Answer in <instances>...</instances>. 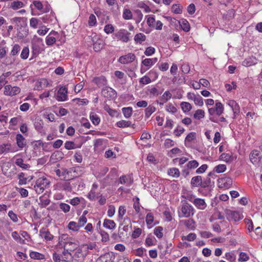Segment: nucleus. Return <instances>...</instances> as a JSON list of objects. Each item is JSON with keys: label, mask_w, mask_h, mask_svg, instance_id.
Returning a JSON list of instances; mask_svg holds the SVG:
<instances>
[{"label": "nucleus", "mask_w": 262, "mask_h": 262, "mask_svg": "<svg viewBox=\"0 0 262 262\" xmlns=\"http://www.w3.org/2000/svg\"><path fill=\"white\" fill-rule=\"evenodd\" d=\"M21 235L24 239H23L20 236H17V243H19L20 244H28V243H26V241L29 242L30 236L28 233L26 231H21Z\"/></svg>", "instance_id": "obj_26"}, {"label": "nucleus", "mask_w": 262, "mask_h": 262, "mask_svg": "<svg viewBox=\"0 0 262 262\" xmlns=\"http://www.w3.org/2000/svg\"><path fill=\"white\" fill-rule=\"evenodd\" d=\"M181 197L185 200L184 201L188 200L192 203L195 196L193 194L191 191H183L181 194Z\"/></svg>", "instance_id": "obj_27"}, {"label": "nucleus", "mask_w": 262, "mask_h": 262, "mask_svg": "<svg viewBox=\"0 0 262 262\" xmlns=\"http://www.w3.org/2000/svg\"><path fill=\"white\" fill-rule=\"evenodd\" d=\"M205 117V112L204 110L199 109L196 110L195 113L193 114V117L196 119H201Z\"/></svg>", "instance_id": "obj_49"}, {"label": "nucleus", "mask_w": 262, "mask_h": 262, "mask_svg": "<svg viewBox=\"0 0 262 262\" xmlns=\"http://www.w3.org/2000/svg\"><path fill=\"white\" fill-rule=\"evenodd\" d=\"M55 18V16L53 14H46L43 16L42 17H40V19L43 21L44 23H49L50 22H52L53 20Z\"/></svg>", "instance_id": "obj_50"}, {"label": "nucleus", "mask_w": 262, "mask_h": 262, "mask_svg": "<svg viewBox=\"0 0 262 262\" xmlns=\"http://www.w3.org/2000/svg\"><path fill=\"white\" fill-rule=\"evenodd\" d=\"M116 126L120 128H124L132 126V123L130 121H126L122 120L117 122L116 124Z\"/></svg>", "instance_id": "obj_41"}, {"label": "nucleus", "mask_w": 262, "mask_h": 262, "mask_svg": "<svg viewBox=\"0 0 262 262\" xmlns=\"http://www.w3.org/2000/svg\"><path fill=\"white\" fill-rule=\"evenodd\" d=\"M224 107L223 105L220 102H216L214 107L208 109V112L210 116H213L216 114L220 116L223 113Z\"/></svg>", "instance_id": "obj_6"}, {"label": "nucleus", "mask_w": 262, "mask_h": 262, "mask_svg": "<svg viewBox=\"0 0 262 262\" xmlns=\"http://www.w3.org/2000/svg\"><path fill=\"white\" fill-rule=\"evenodd\" d=\"M18 23L20 24V27L19 28V31L17 33V37L22 38L27 36L28 34L27 18L17 17V27L19 26Z\"/></svg>", "instance_id": "obj_4"}, {"label": "nucleus", "mask_w": 262, "mask_h": 262, "mask_svg": "<svg viewBox=\"0 0 262 262\" xmlns=\"http://www.w3.org/2000/svg\"><path fill=\"white\" fill-rule=\"evenodd\" d=\"M211 183V179L209 177H207L204 181L202 180L201 188H207V190H200V192L204 195H207L211 190L210 189L212 187Z\"/></svg>", "instance_id": "obj_11"}, {"label": "nucleus", "mask_w": 262, "mask_h": 262, "mask_svg": "<svg viewBox=\"0 0 262 262\" xmlns=\"http://www.w3.org/2000/svg\"><path fill=\"white\" fill-rule=\"evenodd\" d=\"M4 94L9 96L16 95V86L12 87L10 85L5 86Z\"/></svg>", "instance_id": "obj_25"}, {"label": "nucleus", "mask_w": 262, "mask_h": 262, "mask_svg": "<svg viewBox=\"0 0 262 262\" xmlns=\"http://www.w3.org/2000/svg\"><path fill=\"white\" fill-rule=\"evenodd\" d=\"M165 110L168 113L172 114L176 113L178 111V109L172 103H168L165 106Z\"/></svg>", "instance_id": "obj_54"}, {"label": "nucleus", "mask_w": 262, "mask_h": 262, "mask_svg": "<svg viewBox=\"0 0 262 262\" xmlns=\"http://www.w3.org/2000/svg\"><path fill=\"white\" fill-rule=\"evenodd\" d=\"M196 238V235L194 233H190L188 234L187 236H182L181 239L183 241H193Z\"/></svg>", "instance_id": "obj_45"}, {"label": "nucleus", "mask_w": 262, "mask_h": 262, "mask_svg": "<svg viewBox=\"0 0 262 262\" xmlns=\"http://www.w3.org/2000/svg\"><path fill=\"white\" fill-rule=\"evenodd\" d=\"M181 29L185 32H187L190 30V27L188 21L186 19H182L179 21Z\"/></svg>", "instance_id": "obj_32"}, {"label": "nucleus", "mask_w": 262, "mask_h": 262, "mask_svg": "<svg viewBox=\"0 0 262 262\" xmlns=\"http://www.w3.org/2000/svg\"><path fill=\"white\" fill-rule=\"evenodd\" d=\"M122 17L125 20H129L132 19L133 13L130 10L127 8L124 9L122 14Z\"/></svg>", "instance_id": "obj_42"}, {"label": "nucleus", "mask_w": 262, "mask_h": 262, "mask_svg": "<svg viewBox=\"0 0 262 262\" xmlns=\"http://www.w3.org/2000/svg\"><path fill=\"white\" fill-rule=\"evenodd\" d=\"M184 224L186 227L187 228L191 230H194L195 226V222L192 219H189L188 220H186L183 221Z\"/></svg>", "instance_id": "obj_33"}, {"label": "nucleus", "mask_w": 262, "mask_h": 262, "mask_svg": "<svg viewBox=\"0 0 262 262\" xmlns=\"http://www.w3.org/2000/svg\"><path fill=\"white\" fill-rule=\"evenodd\" d=\"M167 173L168 175L176 178L179 177L180 175V171L177 168H170L168 169Z\"/></svg>", "instance_id": "obj_39"}, {"label": "nucleus", "mask_w": 262, "mask_h": 262, "mask_svg": "<svg viewBox=\"0 0 262 262\" xmlns=\"http://www.w3.org/2000/svg\"><path fill=\"white\" fill-rule=\"evenodd\" d=\"M103 226L105 228L113 230L115 228L116 224L114 221L106 219L104 220Z\"/></svg>", "instance_id": "obj_29"}, {"label": "nucleus", "mask_w": 262, "mask_h": 262, "mask_svg": "<svg viewBox=\"0 0 262 262\" xmlns=\"http://www.w3.org/2000/svg\"><path fill=\"white\" fill-rule=\"evenodd\" d=\"M118 221L120 222V226L119 227V231H118V234L120 237H122V236H124V233L123 231H121V226H122L123 225H130V227H132V223L130 219L128 216H125V217H123V220H119Z\"/></svg>", "instance_id": "obj_17"}, {"label": "nucleus", "mask_w": 262, "mask_h": 262, "mask_svg": "<svg viewBox=\"0 0 262 262\" xmlns=\"http://www.w3.org/2000/svg\"><path fill=\"white\" fill-rule=\"evenodd\" d=\"M228 105L231 108L233 113V118L235 119L239 115L240 112V107L236 102L233 100H229L227 102Z\"/></svg>", "instance_id": "obj_13"}, {"label": "nucleus", "mask_w": 262, "mask_h": 262, "mask_svg": "<svg viewBox=\"0 0 262 262\" xmlns=\"http://www.w3.org/2000/svg\"><path fill=\"white\" fill-rule=\"evenodd\" d=\"M17 166H19L23 169H27L30 167L29 164L25 163L24 160L21 158H17Z\"/></svg>", "instance_id": "obj_61"}, {"label": "nucleus", "mask_w": 262, "mask_h": 262, "mask_svg": "<svg viewBox=\"0 0 262 262\" xmlns=\"http://www.w3.org/2000/svg\"><path fill=\"white\" fill-rule=\"evenodd\" d=\"M35 9L39 10L41 13H47L50 10V6L46 3L43 5L39 1H34L32 4Z\"/></svg>", "instance_id": "obj_9"}, {"label": "nucleus", "mask_w": 262, "mask_h": 262, "mask_svg": "<svg viewBox=\"0 0 262 262\" xmlns=\"http://www.w3.org/2000/svg\"><path fill=\"white\" fill-rule=\"evenodd\" d=\"M54 187L55 189L59 191H71L72 189L70 183L68 181L58 182Z\"/></svg>", "instance_id": "obj_10"}, {"label": "nucleus", "mask_w": 262, "mask_h": 262, "mask_svg": "<svg viewBox=\"0 0 262 262\" xmlns=\"http://www.w3.org/2000/svg\"><path fill=\"white\" fill-rule=\"evenodd\" d=\"M141 233L142 229L141 228L138 227H135L132 236L133 238H137L141 234Z\"/></svg>", "instance_id": "obj_62"}, {"label": "nucleus", "mask_w": 262, "mask_h": 262, "mask_svg": "<svg viewBox=\"0 0 262 262\" xmlns=\"http://www.w3.org/2000/svg\"><path fill=\"white\" fill-rule=\"evenodd\" d=\"M92 41L93 42V49L95 52H99L103 48L104 41L102 39L93 37Z\"/></svg>", "instance_id": "obj_16"}, {"label": "nucleus", "mask_w": 262, "mask_h": 262, "mask_svg": "<svg viewBox=\"0 0 262 262\" xmlns=\"http://www.w3.org/2000/svg\"><path fill=\"white\" fill-rule=\"evenodd\" d=\"M128 186L130 185L132 182L130 181V178L127 177L126 176H122L119 178V183L121 184H125L128 183Z\"/></svg>", "instance_id": "obj_57"}, {"label": "nucleus", "mask_w": 262, "mask_h": 262, "mask_svg": "<svg viewBox=\"0 0 262 262\" xmlns=\"http://www.w3.org/2000/svg\"><path fill=\"white\" fill-rule=\"evenodd\" d=\"M68 238L67 234H62L59 237V242L58 246L59 247L62 248L63 247L66 246V244H67V242H64Z\"/></svg>", "instance_id": "obj_51"}, {"label": "nucleus", "mask_w": 262, "mask_h": 262, "mask_svg": "<svg viewBox=\"0 0 262 262\" xmlns=\"http://www.w3.org/2000/svg\"><path fill=\"white\" fill-rule=\"evenodd\" d=\"M68 90L65 87L61 86L58 90L56 100L58 101H64L67 100L68 95Z\"/></svg>", "instance_id": "obj_12"}, {"label": "nucleus", "mask_w": 262, "mask_h": 262, "mask_svg": "<svg viewBox=\"0 0 262 262\" xmlns=\"http://www.w3.org/2000/svg\"><path fill=\"white\" fill-rule=\"evenodd\" d=\"M81 146V144L79 145H76L75 143L73 141H67L64 143V147L67 150H71L77 148H80Z\"/></svg>", "instance_id": "obj_37"}, {"label": "nucleus", "mask_w": 262, "mask_h": 262, "mask_svg": "<svg viewBox=\"0 0 262 262\" xmlns=\"http://www.w3.org/2000/svg\"><path fill=\"white\" fill-rule=\"evenodd\" d=\"M50 184V181L46 177H41L36 180L32 189L37 194L42 193Z\"/></svg>", "instance_id": "obj_2"}, {"label": "nucleus", "mask_w": 262, "mask_h": 262, "mask_svg": "<svg viewBox=\"0 0 262 262\" xmlns=\"http://www.w3.org/2000/svg\"><path fill=\"white\" fill-rule=\"evenodd\" d=\"M137 7L138 8L144 9V12L146 13L150 12L151 11L149 7L142 2L138 3L137 4Z\"/></svg>", "instance_id": "obj_58"}, {"label": "nucleus", "mask_w": 262, "mask_h": 262, "mask_svg": "<svg viewBox=\"0 0 262 262\" xmlns=\"http://www.w3.org/2000/svg\"><path fill=\"white\" fill-rule=\"evenodd\" d=\"M192 203L198 209L200 210H204L207 207V204L205 203V200L203 199H194Z\"/></svg>", "instance_id": "obj_18"}, {"label": "nucleus", "mask_w": 262, "mask_h": 262, "mask_svg": "<svg viewBox=\"0 0 262 262\" xmlns=\"http://www.w3.org/2000/svg\"><path fill=\"white\" fill-rule=\"evenodd\" d=\"M64 248V250L62 253L61 256H62V261H69L72 257V255L70 252L68 251V250L66 249L65 247H63Z\"/></svg>", "instance_id": "obj_40"}, {"label": "nucleus", "mask_w": 262, "mask_h": 262, "mask_svg": "<svg viewBox=\"0 0 262 262\" xmlns=\"http://www.w3.org/2000/svg\"><path fill=\"white\" fill-rule=\"evenodd\" d=\"M220 159L226 162H229L232 160L231 155L229 153H223L221 155Z\"/></svg>", "instance_id": "obj_63"}, {"label": "nucleus", "mask_w": 262, "mask_h": 262, "mask_svg": "<svg viewBox=\"0 0 262 262\" xmlns=\"http://www.w3.org/2000/svg\"><path fill=\"white\" fill-rule=\"evenodd\" d=\"M47 84L48 81L46 79H40L35 82L34 89L37 91L42 90L45 87L47 86Z\"/></svg>", "instance_id": "obj_19"}, {"label": "nucleus", "mask_w": 262, "mask_h": 262, "mask_svg": "<svg viewBox=\"0 0 262 262\" xmlns=\"http://www.w3.org/2000/svg\"><path fill=\"white\" fill-rule=\"evenodd\" d=\"M122 111L126 118H129L131 117L133 113V108L132 107H123L122 108Z\"/></svg>", "instance_id": "obj_44"}, {"label": "nucleus", "mask_w": 262, "mask_h": 262, "mask_svg": "<svg viewBox=\"0 0 262 262\" xmlns=\"http://www.w3.org/2000/svg\"><path fill=\"white\" fill-rule=\"evenodd\" d=\"M68 228L70 230L77 231L80 228L78 223H77L75 222L72 221L70 222L68 224Z\"/></svg>", "instance_id": "obj_52"}, {"label": "nucleus", "mask_w": 262, "mask_h": 262, "mask_svg": "<svg viewBox=\"0 0 262 262\" xmlns=\"http://www.w3.org/2000/svg\"><path fill=\"white\" fill-rule=\"evenodd\" d=\"M218 183L220 184L219 187L223 188H229L232 185V179L230 177H225L218 179Z\"/></svg>", "instance_id": "obj_15"}, {"label": "nucleus", "mask_w": 262, "mask_h": 262, "mask_svg": "<svg viewBox=\"0 0 262 262\" xmlns=\"http://www.w3.org/2000/svg\"><path fill=\"white\" fill-rule=\"evenodd\" d=\"M102 96L108 99H115L117 97L116 91L110 86H105L102 89Z\"/></svg>", "instance_id": "obj_8"}, {"label": "nucleus", "mask_w": 262, "mask_h": 262, "mask_svg": "<svg viewBox=\"0 0 262 262\" xmlns=\"http://www.w3.org/2000/svg\"><path fill=\"white\" fill-rule=\"evenodd\" d=\"M202 178L200 176H195L192 178L190 184L192 187H201L202 184Z\"/></svg>", "instance_id": "obj_23"}, {"label": "nucleus", "mask_w": 262, "mask_h": 262, "mask_svg": "<svg viewBox=\"0 0 262 262\" xmlns=\"http://www.w3.org/2000/svg\"><path fill=\"white\" fill-rule=\"evenodd\" d=\"M30 256L31 258L34 259H43L45 258L44 255L35 251H32L30 253Z\"/></svg>", "instance_id": "obj_43"}, {"label": "nucleus", "mask_w": 262, "mask_h": 262, "mask_svg": "<svg viewBox=\"0 0 262 262\" xmlns=\"http://www.w3.org/2000/svg\"><path fill=\"white\" fill-rule=\"evenodd\" d=\"M11 145L9 143L3 144L0 146V154L10 151Z\"/></svg>", "instance_id": "obj_48"}, {"label": "nucleus", "mask_w": 262, "mask_h": 262, "mask_svg": "<svg viewBox=\"0 0 262 262\" xmlns=\"http://www.w3.org/2000/svg\"><path fill=\"white\" fill-rule=\"evenodd\" d=\"M136 59V56L135 54L129 53L125 55L120 56L118 59V61L123 64L132 63Z\"/></svg>", "instance_id": "obj_7"}, {"label": "nucleus", "mask_w": 262, "mask_h": 262, "mask_svg": "<svg viewBox=\"0 0 262 262\" xmlns=\"http://www.w3.org/2000/svg\"><path fill=\"white\" fill-rule=\"evenodd\" d=\"M146 39V36L141 33L137 34L134 37L135 41L137 43L142 44Z\"/></svg>", "instance_id": "obj_34"}, {"label": "nucleus", "mask_w": 262, "mask_h": 262, "mask_svg": "<svg viewBox=\"0 0 262 262\" xmlns=\"http://www.w3.org/2000/svg\"><path fill=\"white\" fill-rule=\"evenodd\" d=\"M156 110V108L154 106L150 105L148 107H146L145 109V118H148Z\"/></svg>", "instance_id": "obj_38"}, {"label": "nucleus", "mask_w": 262, "mask_h": 262, "mask_svg": "<svg viewBox=\"0 0 262 262\" xmlns=\"http://www.w3.org/2000/svg\"><path fill=\"white\" fill-rule=\"evenodd\" d=\"M226 169V166L225 164H219L214 168V171L218 173H222Z\"/></svg>", "instance_id": "obj_59"}, {"label": "nucleus", "mask_w": 262, "mask_h": 262, "mask_svg": "<svg viewBox=\"0 0 262 262\" xmlns=\"http://www.w3.org/2000/svg\"><path fill=\"white\" fill-rule=\"evenodd\" d=\"M147 18V24L150 27L154 28L155 26V18L154 15H148L146 16Z\"/></svg>", "instance_id": "obj_47"}, {"label": "nucleus", "mask_w": 262, "mask_h": 262, "mask_svg": "<svg viewBox=\"0 0 262 262\" xmlns=\"http://www.w3.org/2000/svg\"><path fill=\"white\" fill-rule=\"evenodd\" d=\"M225 214L227 219L229 221L236 222L242 219L241 214L238 211L226 209L225 210Z\"/></svg>", "instance_id": "obj_5"}, {"label": "nucleus", "mask_w": 262, "mask_h": 262, "mask_svg": "<svg viewBox=\"0 0 262 262\" xmlns=\"http://www.w3.org/2000/svg\"><path fill=\"white\" fill-rule=\"evenodd\" d=\"M40 236L47 241H51L53 238L52 235L48 229L42 228L40 231Z\"/></svg>", "instance_id": "obj_24"}, {"label": "nucleus", "mask_w": 262, "mask_h": 262, "mask_svg": "<svg viewBox=\"0 0 262 262\" xmlns=\"http://www.w3.org/2000/svg\"><path fill=\"white\" fill-rule=\"evenodd\" d=\"M257 63L256 59L254 57H250L246 58L242 62V65L245 67H250Z\"/></svg>", "instance_id": "obj_28"}, {"label": "nucleus", "mask_w": 262, "mask_h": 262, "mask_svg": "<svg viewBox=\"0 0 262 262\" xmlns=\"http://www.w3.org/2000/svg\"><path fill=\"white\" fill-rule=\"evenodd\" d=\"M39 205L41 208H45L50 203V200L45 195L39 197Z\"/></svg>", "instance_id": "obj_31"}, {"label": "nucleus", "mask_w": 262, "mask_h": 262, "mask_svg": "<svg viewBox=\"0 0 262 262\" xmlns=\"http://www.w3.org/2000/svg\"><path fill=\"white\" fill-rule=\"evenodd\" d=\"M158 61V58H145L141 62V64L144 65L145 67H147L148 69H149L151 66L155 64Z\"/></svg>", "instance_id": "obj_21"}, {"label": "nucleus", "mask_w": 262, "mask_h": 262, "mask_svg": "<svg viewBox=\"0 0 262 262\" xmlns=\"http://www.w3.org/2000/svg\"><path fill=\"white\" fill-rule=\"evenodd\" d=\"M163 227L161 226L156 227L154 229V234L159 238H161L163 237Z\"/></svg>", "instance_id": "obj_55"}, {"label": "nucleus", "mask_w": 262, "mask_h": 262, "mask_svg": "<svg viewBox=\"0 0 262 262\" xmlns=\"http://www.w3.org/2000/svg\"><path fill=\"white\" fill-rule=\"evenodd\" d=\"M93 82L99 87L106 85L107 83V81L106 78L102 76L94 78Z\"/></svg>", "instance_id": "obj_22"}, {"label": "nucleus", "mask_w": 262, "mask_h": 262, "mask_svg": "<svg viewBox=\"0 0 262 262\" xmlns=\"http://www.w3.org/2000/svg\"><path fill=\"white\" fill-rule=\"evenodd\" d=\"M260 152L257 150H253L249 155L250 161L254 165H257L260 161L261 157L259 156Z\"/></svg>", "instance_id": "obj_14"}, {"label": "nucleus", "mask_w": 262, "mask_h": 262, "mask_svg": "<svg viewBox=\"0 0 262 262\" xmlns=\"http://www.w3.org/2000/svg\"><path fill=\"white\" fill-rule=\"evenodd\" d=\"M17 178L19 180L18 184L20 185L26 184L28 182L32 179V177L29 179V177H27V174L25 172L19 173L17 175Z\"/></svg>", "instance_id": "obj_20"}, {"label": "nucleus", "mask_w": 262, "mask_h": 262, "mask_svg": "<svg viewBox=\"0 0 262 262\" xmlns=\"http://www.w3.org/2000/svg\"><path fill=\"white\" fill-rule=\"evenodd\" d=\"M126 213V209L124 206H121L119 208L118 210V220H123V217Z\"/></svg>", "instance_id": "obj_60"}, {"label": "nucleus", "mask_w": 262, "mask_h": 262, "mask_svg": "<svg viewBox=\"0 0 262 262\" xmlns=\"http://www.w3.org/2000/svg\"><path fill=\"white\" fill-rule=\"evenodd\" d=\"M199 164L196 160L189 161L186 165V167L190 170L193 169L198 167Z\"/></svg>", "instance_id": "obj_46"}, {"label": "nucleus", "mask_w": 262, "mask_h": 262, "mask_svg": "<svg viewBox=\"0 0 262 262\" xmlns=\"http://www.w3.org/2000/svg\"><path fill=\"white\" fill-rule=\"evenodd\" d=\"M130 33L126 30L122 29L114 33L113 38L123 42H127L130 39Z\"/></svg>", "instance_id": "obj_3"}, {"label": "nucleus", "mask_w": 262, "mask_h": 262, "mask_svg": "<svg viewBox=\"0 0 262 262\" xmlns=\"http://www.w3.org/2000/svg\"><path fill=\"white\" fill-rule=\"evenodd\" d=\"M196 137V133L194 132H191L185 138V144H186L187 142H191L193 140H194L195 139Z\"/></svg>", "instance_id": "obj_56"}, {"label": "nucleus", "mask_w": 262, "mask_h": 262, "mask_svg": "<svg viewBox=\"0 0 262 262\" xmlns=\"http://www.w3.org/2000/svg\"><path fill=\"white\" fill-rule=\"evenodd\" d=\"M181 204V206L178 209L179 217L187 218L192 216L195 213L193 207L186 201H182Z\"/></svg>", "instance_id": "obj_1"}, {"label": "nucleus", "mask_w": 262, "mask_h": 262, "mask_svg": "<svg viewBox=\"0 0 262 262\" xmlns=\"http://www.w3.org/2000/svg\"><path fill=\"white\" fill-rule=\"evenodd\" d=\"M27 142L25 138L20 134H17V147L22 149L26 147Z\"/></svg>", "instance_id": "obj_30"}, {"label": "nucleus", "mask_w": 262, "mask_h": 262, "mask_svg": "<svg viewBox=\"0 0 262 262\" xmlns=\"http://www.w3.org/2000/svg\"><path fill=\"white\" fill-rule=\"evenodd\" d=\"M156 50L155 48L149 47L146 48L144 53L147 56H150L155 53Z\"/></svg>", "instance_id": "obj_64"}, {"label": "nucleus", "mask_w": 262, "mask_h": 262, "mask_svg": "<svg viewBox=\"0 0 262 262\" xmlns=\"http://www.w3.org/2000/svg\"><path fill=\"white\" fill-rule=\"evenodd\" d=\"M182 6L178 4H173L171 7L172 11L176 14H181L182 13Z\"/></svg>", "instance_id": "obj_53"}, {"label": "nucleus", "mask_w": 262, "mask_h": 262, "mask_svg": "<svg viewBox=\"0 0 262 262\" xmlns=\"http://www.w3.org/2000/svg\"><path fill=\"white\" fill-rule=\"evenodd\" d=\"M90 119L92 122L95 125H97L100 122V119L98 116L94 112H91L90 115Z\"/></svg>", "instance_id": "obj_35"}, {"label": "nucleus", "mask_w": 262, "mask_h": 262, "mask_svg": "<svg viewBox=\"0 0 262 262\" xmlns=\"http://www.w3.org/2000/svg\"><path fill=\"white\" fill-rule=\"evenodd\" d=\"M180 106L183 112L185 113L189 112L192 109L191 104L188 102H182L180 103Z\"/></svg>", "instance_id": "obj_36"}]
</instances>
